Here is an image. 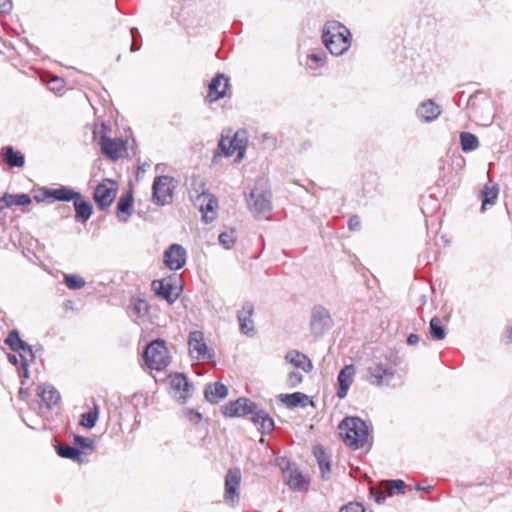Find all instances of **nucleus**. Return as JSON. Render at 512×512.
<instances>
[{"label":"nucleus","mask_w":512,"mask_h":512,"mask_svg":"<svg viewBox=\"0 0 512 512\" xmlns=\"http://www.w3.org/2000/svg\"><path fill=\"white\" fill-rule=\"evenodd\" d=\"M441 113V106L436 104L432 99L421 102L416 110L417 117L427 123L435 121Z\"/></svg>","instance_id":"obj_17"},{"label":"nucleus","mask_w":512,"mask_h":512,"mask_svg":"<svg viewBox=\"0 0 512 512\" xmlns=\"http://www.w3.org/2000/svg\"><path fill=\"white\" fill-rule=\"evenodd\" d=\"M285 359L296 368H300L306 373H309L313 369L311 360L305 354L297 350L289 351Z\"/></svg>","instance_id":"obj_27"},{"label":"nucleus","mask_w":512,"mask_h":512,"mask_svg":"<svg viewBox=\"0 0 512 512\" xmlns=\"http://www.w3.org/2000/svg\"><path fill=\"white\" fill-rule=\"evenodd\" d=\"M228 395V388L221 382L208 384L204 390V397L210 403H218Z\"/></svg>","instance_id":"obj_24"},{"label":"nucleus","mask_w":512,"mask_h":512,"mask_svg":"<svg viewBox=\"0 0 512 512\" xmlns=\"http://www.w3.org/2000/svg\"><path fill=\"white\" fill-rule=\"evenodd\" d=\"M254 314V304L250 301L243 303L241 310L237 313L239 329L241 333L252 336L254 334V322L252 316Z\"/></svg>","instance_id":"obj_16"},{"label":"nucleus","mask_w":512,"mask_h":512,"mask_svg":"<svg viewBox=\"0 0 512 512\" xmlns=\"http://www.w3.org/2000/svg\"><path fill=\"white\" fill-rule=\"evenodd\" d=\"M117 189V183L110 179H104L96 186L93 199L99 209L105 210L110 207L115 199Z\"/></svg>","instance_id":"obj_6"},{"label":"nucleus","mask_w":512,"mask_h":512,"mask_svg":"<svg viewBox=\"0 0 512 512\" xmlns=\"http://www.w3.org/2000/svg\"><path fill=\"white\" fill-rule=\"evenodd\" d=\"M339 512H365V510L360 503H349L343 506Z\"/></svg>","instance_id":"obj_50"},{"label":"nucleus","mask_w":512,"mask_h":512,"mask_svg":"<svg viewBox=\"0 0 512 512\" xmlns=\"http://www.w3.org/2000/svg\"><path fill=\"white\" fill-rule=\"evenodd\" d=\"M37 396L48 409L55 407L61 398L60 393L49 384L40 385L37 389Z\"/></svg>","instance_id":"obj_21"},{"label":"nucleus","mask_w":512,"mask_h":512,"mask_svg":"<svg viewBox=\"0 0 512 512\" xmlns=\"http://www.w3.org/2000/svg\"><path fill=\"white\" fill-rule=\"evenodd\" d=\"M171 387L178 392H181L180 398L185 402L191 396L192 385L188 378L181 373H177L171 377Z\"/></svg>","instance_id":"obj_25"},{"label":"nucleus","mask_w":512,"mask_h":512,"mask_svg":"<svg viewBox=\"0 0 512 512\" xmlns=\"http://www.w3.org/2000/svg\"><path fill=\"white\" fill-rule=\"evenodd\" d=\"M339 433L343 442L353 449L363 448L368 443L369 430L366 423L358 417H346L339 424Z\"/></svg>","instance_id":"obj_2"},{"label":"nucleus","mask_w":512,"mask_h":512,"mask_svg":"<svg viewBox=\"0 0 512 512\" xmlns=\"http://www.w3.org/2000/svg\"><path fill=\"white\" fill-rule=\"evenodd\" d=\"M187 416L190 421L199 422L202 419L201 413L194 411L192 409L188 410Z\"/></svg>","instance_id":"obj_53"},{"label":"nucleus","mask_w":512,"mask_h":512,"mask_svg":"<svg viewBox=\"0 0 512 512\" xmlns=\"http://www.w3.org/2000/svg\"><path fill=\"white\" fill-rule=\"evenodd\" d=\"M164 263L170 270H179L186 263V250L180 244H171L164 252Z\"/></svg>","instance_id":"obj_15"},{"label":"nucleus","mask_w":512,"mask_h":512,"mask_svg":"<svg viewBox=\"0 0 512 512\" xmlns=\"http://www.w3.org/2000/svg\"><path fill=\"white\" fill-rule=\"evenodd\" d=\"M360 219L358 216L354 215L349 218L348 226L350 230H358L360 228Z\"/></svg>","instance_id":"obj_52"},{"label":"nucleus","mask_w":512,"mask_h":512,"mask_svg":"<svg viewBox=\"0 0 512 512\" xmlns=\"http://www.w3.org/2000/svg\"><path fill=\"white\" fill-rule=\"evenodd\" d=\"M247 203L255 217H266L267 213H269L272 208L271 193L269 191H258L254 189L250 192Z\"/></svg>","instance_id":"obj_7"},{"label":"nucleus","mask_w":512,"mask_h":512,"mask_svg":"<svg viewBox=\"0 0 512 512\" xmlns=\"http://www.w3.org/2000/svg\"><path fill=\"white\" fill-rule=\"evenodd\" d=\"M283 476L289 487L293 490H301L307 485L304 476L297 469L283 470Z\"/></svg>","instance_id":"obj_29"},{"label":"nucleus","mask_w":512,"mask_h":512,"mask_svg":"<svg viewBox=\"0 0 512 512\" xmlns=\"http://www.w3.org/2000/svg\"><path fill=\"white\" fill-rule=\"evenodd\" d=\"M28 366H29V365L22 366V369H23V376H24L25 378H28V373H29V371H28Z\"/></svg>","instance_id":"obj_58"},{"label":"nucleus","mask_w":512,"mask_h":512,"mask_svg":"<svg viewBox=\"0 0 512 512\" xmlns=\"http://www.w3.org/2000/svg\"><path fill=\"white\" fill-rule=\"evenodd\" d=\"M499 188L496 184L488 185L486 184L481 190V201L482 206L481 209L486 210L487 206H493L496 203L498 198Z\"/></svg>","instance_id":"obj_33"},{"label":"nucleus","mask_w":512,"mask_h":512,"mask_svg":"<svg viewBox=\"0 0 512 512\" xmlns=\"http://www.w3.org/2000/svg\"><path fill=\"white\" fill-rule=\"evenodd\" d=\"M2 160L11 168H20L25 164V157L20 151H15L12 146H4L1 149Z\"/></svg>","instance_id":"obj_22"},{"label":"nucleus","mask_w":512,"mask_h":512,"mask_svg":"<svg viewBox=\"0 0 512 512\" xmlns=\"http://www.w3.org/2000/svg\"><path fill=\"white\" fill-rule=\"evenodd\" d=\"M5 343L14 352L19 351V349L27 348V343L20 338V334L17 330H12L9 332L7 338L5 339Z\"/></svg>","instance_id":"obj_38"},{"label":"nucleus","mask_w":512,"mask_h":512,"mask_svg":"<svg viewBox=\"0 0 512 512\" xmlns=\"http://www.w3.org/2000/svg\"><path fill=\"white\" fill-rule=\"evenodd\" d=\"M157 296L173 304L179 297L180 290L171 277L162 280H154L151 284Z\"/></svg>","instance_id":"obj_11"},{"label":"nucleus","mask_w":512,"mask_h":512,"mask_svg":"<svg viewBox=\"0 0 512 512\" xmlns=\"http://www.w3.org/2000/svg\"><path fill=\"white\" fill-rule=\"evenodd\" d=\"M73 205L75 209V220L80 223L88 221L93 212L91 203L86 200L81 193H78V196L73 200Z\"/></svg>","instance_id":"obj_20"},{"label":"nucleus","mask_w":512,"mask_h":512,"mask_svg":"<svg viewBox=\"0 0 512 512\" xmlns=\"http://www.w3.org/2000/svg\"><path fill=\"white\" fill-rule=\"evenodd\" d=\"M196 205L202 212L213 211L217 206V200L211 194L203 192L197 196Z\"/></svg>","instance_id":"obj_36"},{"label":"nucleus","mask_w":512,"mask_h":512,"mask_svg":"<svg viewBox=\"0 0 512 512\" xmlns=\"http://www.w3.org/2000/svg\"><path fill=\"white\" fill-rule=\"evenodd\" d=\"M8 360L11 364L16 365L18 363V357L14 354L8 355Z\"/></svg>","instance_id":"obj_56"},{"label":"nucleus","mask_w":512,"mask_h":512,"mask_svg":"<svg viewBox=\"0 0 512 512\" xmlns=\"http://www.w3.org/2000/svg\"><path fill=\"white\" fill-rule=\"evenodd\" d=\"M228 78L224 74H217L209 83L207 98L210 102H216L226 95L228 88Z\"/></svg>","instance_id":"obj_19"},{"label":"nucleus","mask_w":512,"mask_h":512,"mask_svg":"<svg viewBox=\"0 0 512 512\" xmlns=\"http://www.w3.org/2000/svg\"><path fill=\"white\" fill-rule=\"evenodd\" d=\"M303 380V375L297 371H291L287 377V386L289 388L297 387Z\"/></svg>","instance_id":"obj_45"},{"label":"nucleus","mask_w":512,"mask_h":512,"mask_svg":"<svg viewBox=\"0 0 512 512\" xmlns=\"http://www.w3.org/2000/svg\"><path fill=\"white\" fill-rule=\"evenodd\" d=\"M228 148H230V149H231V148H232V146L230 147L229 143H226L224 148H218V150H220V151H221V153H222L223 155H225V156H226V150H227Z\"/></svg>","instance_id":"obj_57"},{"label":"nucleus","mask_w":512,"mask_h":512,"mask_svg":"<svg viewBox=\"0 0 512 512\" xmlns=\"http://www.w3.org/2000/svg\"><path fill=\"white\" fill-rule=\"evenodd\" d=\"M229 143L232 148H228L226 150V156H232L235 152H237L238 159H242L245 154L246 146H247V137L245 131H237L232 138L229 136H222L218 143V148H224L225 144Z\"/></svg>","instance_id":"obj_12"},{"label":"nucleus","mask_w":512,"mask_h":512,"mask_svg":"<svg viewBox=\"0 0 512 512\" xmlns=\"http://www.w3.org/2000/svg\"><path fill=\"white\" fill-rule=\"evenodd\" d=\"M74 442L79 445L81 448L83 449H93L94 448V445H95V442L93 439L91 438H88V437H83V436H80V435H75L74 436Z\"/></svg>","instance_id":"obj_46"},{"label":"nucleus","mask_w":512,"mask_h":512,"mask_svg":"<svg viewBox=\"0 0 512 512\" xmlns=\"http://www.w3.org/2000/svg\"><path fill=\"white\" fill-rule=\"evenodd\" d=\"M280 400L288 408L305 407L307 405L308 396L301 392H294L291 394H281Z\"/></svg>","instance_id":"obj_32"},{"label":"nucleus","mask_w":512,"mask_h":512,"mask_svg":"<svg viewBox=\"0 0 512 512\" xmlns=\"http://www.w3.org/2000/svg\"><path fill=\"white\" fill-rule=\"evenodd\" d=\"M384 487L386 489V494L388 497L393 496L395 494H402L405 491L406 484L402 480H388L385 482Z\"/></svg>","instance_id":"obj_42"},{"label":"nucleus","mask_w":512,"mask_h":512,"mask_svg":"<svg viewBox=\"0 0 512 512\" xmlns=\"http://www.w3.org/2000/svg\"><path fill=\"white\" fill-rule=\"evenodd\" d=\"M63 209L67 211L66 216L68 217L70 215V208L69 207H63Z\"/></svg>","instance_id":"obj_62"},{"label":"nucleus","mask_w":512,"mask_h":512,"mask_svg":"<svg viewBox=\"0 0 512 512\" xmlns=\"http://www.w3.org/2000/svg\"><path fill=\"white\" fill-rule=\"evenodd\" d=\"M99 417V408L95 404L92 409H90L88 412H85L81 415L80 419V425L83 427H86L88 429H92L98 420Z\"/></svg>","instance_id":"obj_37"},{"label":"nucleus","mask_w":512,"mask_h":512,"mask_svg":"<svg viewBox=\"0 0 512 512\" xmlns=\"http://www.w3.org/2000/svg\"><path fill=\"white\" fill-rule=\"evenodd\" d=\"M133 197L130 193L122 195L117 203L116 214L120 222H127L132 214Z\"/></svg>","instance_id":"obj_26"},{"label":"nucleus","mask_w":512,"mask_h":512,"mask_svg":"<svg viewBox=\"0 0 512 512\" xmlns=\"http://www.w3.org/2000/svg\"><path fill=\"white\" fill-rule=\"evenodd\" d=\"M148 166H149V165H146V164L139 165V166H138V171L145 172V171H146V168H147Z\"/></svg>","instance_id":"obj_60"},{"label":"nucleus","mask_w":512,"mask_h":512,"mask_svg":"<svg viewBox=\"0 0 512 512\" xmlns=\"http://www.w3.org/2000/svg\"><path fill=\"white\" fill-rule=\"evenodd\" d=\"M64 283L70 290H79L86 284L84 278L78 274H64Z\"/></svg>","instance_id":"obj_41"},{"label":"nucleus","mask_w":512,"mask_h":512,"mask_svg":"<svg viewBox=\"0 0 512 512\" xmlns=\"http://www.w3.org/2000/svg\"><path fill=\"white\" fill-rule=\"evenodd\" d=\"M395 369L390 363L373 362L368 367V381L375 386L388 385L393 379Z\"/></svg>","instance_id":"obj_9"},{"label":"nucleus","mask_w":512,"mask_h":512,"mask_svg":"<svg viewBox=\"0 0 512 512\" xmlns=\"http://www.w3.org/2000/svg\"><path fill=\"white\" fill-rule=\"evenodd\" d=\"M130 33L132 37L131 51L136 52L141 48V44L137 42L138 38H141V35L137 28H131Z\"/></svg>","instance_id":"obj_49"},{"label":"nucleus","mask_w":512,"mask_h":512,"mask_svg":"<svg viewBox=\"0 0 512 512\" xmlns=\"http://www.w3.org/2000/svg\"><path fill=\"white\" fill-rule=\"evenodd\" d=\"M355 376L354 365H345L339 372L337 377L338 388L336 395L338 398L343 399L347 396L350 385L353 382Z\"/></svg>","instance_id":"obj_18"},{"label":"nucleus","mask_w":512,"mask_h":512,"mask_svg":"<svg viewBox=\"0 0 512 512\" xmlns=\"http://www.w3.org/2000/svg\"><path fill=\"white\" fill-rule=\"evenodd\" d=\"M415 488H416V490H424V491H430V489H431V487H430V486H428V487L424 488V487H423V486H421L420 484H417Z\"/></svg>","instance_id":"obj_59"},{"label":"nucleus","mask_w":512,"mask_h":512,"mask_svg":"<svg viewBox=\"0 0 512 512\" xmlns=\"http://www.w3.org/2000/svg\"><path fill=\"white\" fill-rule=\"evenodd\" d=\"M418 342H419V336H418L417 334L412 333V334H410V335L408 336V338H407V343H408L409 345H415V344H417Z\"/></svg>","instance_id":"obj_55"},{"label":"nucleus","mask_w":512,"mask_h":512,"mask_svg":"<svg viewBox=\"0 0 512 512\" xmlns=\"http://www.w3.org/2000/svg\"><path fill=\"white\" fill-rule=\"evenodd\" d=\"M250 420L255 425H259V430L263 434L270 433L274 428V420L269 416V414L266 411L260 409L258 406L255 409V412L250 417Z\"/></svg>","instance_id":"obj_23"},{"label":"nucleus","mask_w":512,"mask_h":512,"mask_svg":"<svg viewBox=\"0 0 512 512\" xmlns=\"http://www.w3.org/2000/svg\"><path fill=\"white\" fill-rule=\"evenodd\" d=\"M56 451L62 458L74 460L79 464L87 462V459L83 458L82 452L75 446L59 444Z\"/></svg>","instance_id":"obj_31"},{"label":"nucleus","mask_w":512,"mask_h":512,"mask_svg":"<svg viewBox=\"0 0 512 512\" xmlns=\"http://www.w3.org/2000/svg\"><path fill=\"white\" fill-rule=\"evenodd\" d=\"M131 312L137 318L145 317L149 312V305L144 299H131Z\"/></svg>","instance_id":"obj_39"},{"label":"nucleus","mask_w":512,"mask_h":512,"mask_svg":"<svg viewBox=\"0 0 512 512\" xmlns=\"http://www.w3.org/2000/svg\"><path fill=\"white\" fill-rule=\"evenodd\" d=\"M372 494L374 495L375 501L379 504L383 503L385 499L388 497L385 488L383 490L372 491Z\"/></svg>","instance_id":"obj_51"},{"label":"nucleus","mask_w":512,"mask_h":512,"mask_svg":"<svg viewBox=\"0 0 512 512\" xmlns=\"http://www.w3.org/2000/svg\"><path fill=\"white\" fill-rule=\"evenodd\" d=\"M257 405L250 399L240 397L235 401H230L222 407V413L226 417H247L249 418L255 412Z\"/></svg>","instance_id":"obj_10"},{"label":"nucleus","mask_w":512,"mask_h":512,"mask_svg":"<svg viewBox=\"0 0 512 512\" xmlns=\"http://www.w3.org/2000/svg\"><path fill=\"white\" fill-rule=\"evenodd\" d=\"M323 61L324 58L322 54L312 53L308 56L307 65L311 69H316L318 66L323 65Z\"/></svg>","instance_id":"obj_47"},{"label":"nucleus","mask_w":512,"mask_h":512,"mask_svg":"<svg viewBox=\"0 0 512 512\" xmlns=\"http://www.w3.org/2000/svg\"><path fill=\"white\" fill-rule=\"evenodd\" d=\"M143 358L149 369L156 371L165 369L170 363L165 341L156 339L149 343L144 350Z\"/></svg>","instance_id":"obj_3"},{"label":"nucleus","mask_w":512,"mask_h":512,"mask_svg":"<svg viewBox=\"0 0 512 512\" xmlns=\"http://www.w3.org/2000/svg\"><path fill=\"white\" fill-rule=\"evenodd\" d=\"M47 191H51V188H40L37 193L33 196L34 200L38 203L40 202H51V196L47 194Z\"/></svg>","instance_id":"obj_48"},{"label":"nucleus","mask_w":512,"mask_h":512,"mask_svg":"<svg viewBox=\"0 0 512 512\" xmlns=\"http://www.w3.org/2000/svg\"><path fill=\"white\" fill-rule=\"evenodd\" d=\"M429 332L435 340H443L445 338L446 331L438 317H433L430 320Z\"/></svg>","instance_id":"obj_40"},{"label":"nucleus","mask_w":512,"mask_h":512,"mask_svg":"<svg viewBox=\"0 0 512 512\" xmlns=\"http://www.w3.org/2000/svg\"><path fill=\"white\" fill-rule=\"evenodd\" d=\"M219 243L225 248L230 249L235 243L234 231L222 232L219 237Z\"/></svg>","instance_id":"obj_44"},{"label":"nucleus","mask_w":512,"mask_h":512,"mask_svg":"<svg viewBox=\"0 0 512 512\" xmlns=\"http://www.w3.org/2000/svg\"><path fill=\"white\" fill-rule=\"evenodd\" d=\"M12 8L10 0H0V13L8 12Z\"/></svg>","instance_id":"obj_54"},{"label":"nucleus","mask_w":512,"mask_h":512,"mask_svg":"<svg viewBox=\"0 0 512 512\" xmlns=\"http://www.w3.org/2000/svg\"><path fill=\"white\" fill-rule=\"evenodd\" d=\"M509 338L512 341V327H511V330H510V333H509Z\"/></svg>","instance_id":"obj_63"},{"label":"nucleus","mask_w":512,"mask_h":512,"mask_svg":"<svg viewBox=\"0 0 512 512\" xmlns=\"http://www.w3.org/2000/svg\"><path fill=\"white\" fill-rule=\"evenodd\" d=\"M31 203V197L28 194H8L5 193L0 198V211L13 205L24 206Z\"/></svg>","instance_id":"obj_28"},{"label":"nucleus","mask_w":512,"mask_h":512,"mask_svg":"<svg viewBox=\"0 0 512 512\" xmlns=\"http://www.w3.org/2000/svg\"><path fill=\"white\" fill-rule=\"evenodd\" d=\"M460 144L463 152H471L479 147V140L476 135L470 132L460 133Z\"/></svg>","instance_id":"obj_35"},{"label":"nucleus","mask_w":512,"mask_h":512,"mask_svg":"<svg viewBox=\"0 0 512 512\" xmlns=\"http://www.w3.org/2000/svg\"><path fill=\"white\" fill-rule=\"evenodd\" d=\"M188 346L190 355L193 358L197 360L211 358V355L208 353V347L204 339V334L201 331H192L189 333Z\"/></svg>","instance_id":"obj_13"},{"label":"nucleus","mask_w":512,"mask_h":512,"mask_svg":"<svg viewBox=\"0 0 512 512\" xmlns=\"http://www.w3.org/2000/svg\"><path fill=\"white\" fill-rule=\"evenodd\" d=\"M77 191L73 190L68 186H60L59 188H51V191H47V194L51 196V202L53 201H63L69 202L73 201L76 196H78Z\"/></svg>","instance_id":"obj_30"},{"label":"nucleus","mask_w":512,"mask_h":512,"mask_svg":"<svg viewBox=\"0 0 512 512\" xmlns=\"http://www.w3.org/2000/svg\"><path fill=\"white\" fill-rule=\"evenodd\" d=\"M242 475L238 468H231L227 471L225 476V491L224 501L226 504L234 507L240 500V483Z\"/></svg>","instance_id":"obj_5"},{"label":"nucleus","mask_w":512,"mask_h":512,"mask_svg":"<svg viewBox=\"0 0 512 512\" xmlns=\"http://www.w3.org/2000/svg\"><path fill=\"white\" fill-rule=\"evenodd\" d=\"M99 144L103 155L112 161H116L121 158L122 152L125 149L124 141L121 139L109 138L105 134L100 136Z\"/></svg>","instance_id":"obj_14"},{"label":"nucleus","mask_w":512,"mask_h":512,"mask_svg":"<svg viewBox=\"0 0 512 512\" xmlns=\"http://www.w3.org/2000/svg\"><path fill=\"white\" fill-rule=\"evenodd\" d=\"M350 31L338 21H328L323 28L322 40L333 55H342L350 47Z\"/></svg>","instance_id":"obj_1"},{"label":"nucleus","mask_w":512,"mask_h":512,"mask_svg":"<svg viewBox=\"0 0 512 512\" xmlns=\"http://www.w3.org/2000/svg\"><path fill=\"white\" fill-rule=\"evenodd\" d=\"M19 395L22 397V395H25V392H23V390L21 389V390L19 391Z\"/></svg>","instance_id":"obj_64"},{"label":"nucleus","mask_w":512,"mask_h":512,"mask_svg":"<svg viewBox=\"0 0 512 512\" xmlns=\"http://www.w3.org/2000/svg\"><path fill=\"white\" fill-rule=\"evenodd\" d=\"M52 82H55V83H62V81H61L58 77H54V79L52 80Z\"/></svg>","instance_id":"obj_61"},{"label":"nucleus","mask_w":512,"mask_h":512,"mask_svg":"<svg viewBox=\"0 0 512 512\" xmlns=\"http://www.w3.org/2000/svg\"><path fill=\"white\" fill-rule=\"evenodd\" d=\"M313 453L319 465L322 477L325 478V474L329 473L331 469L329 456L321 446H315Z\"/></svg>","instance_id":"obj_34"},{"label":"nucleus","mask_w":512,"mask_h":512,"mask_svg":"<svg viewBox=\"0 0 512 512\" xmlns=\"http://www.w3.org/2000/svg\"><path fill=\"white\" fill-rule=\"evenodd\" d=\"M173 178L169 176H157L152 186V199L154 203L164 206L172 201Z\"/></svg>","instance_id":"obj_8"},{"label":"nucleus","mask_w":512,"mask_h":512,"mask_svg":"<svg viewBox=\"0 0 512 512\" xmlns=\"http://www.w3.org/2000/svg\"><path fill=\"white\" fill-rule=\"evenodd\" d=\"M16 352L19 354L21 366L29 365L30 362L34 361L35 354L29 344H27V348L19 349V351Z\"/></svg>","instance_id":"obj_43"},{"label":"nucleus","mask_w":512,"mask_h":512,"mask_svg":"<svg viewBox=\"0 0 512 512\" xmlns=\"http://www.w3.org/2000/svg\"><path fill=\"white\" fill-rule=\"evenodd\" d=\"M333 319L328 309L315 305L311 310L310 330L313 336L320 337L333 327Z\"/></svg>","instance_id":"obj_4"}]
</instances>
